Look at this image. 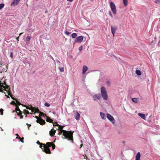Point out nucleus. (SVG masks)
Instances as JSON below:
<instances>
[{"label":"nucleus","mask_w":160,"mask_h":160,"mask_svg":"<svg viewBox=\"0 0 160 160\" xmlns=\"http://www.w3.org/2000/svg\"><path fill=\"white\" fill-rule=\"evenodd\" d=\"M64 127L59 125L58 129L61 130V133H62V135L64 137L63 138H66L68 140H71L73 142V133L71 131H68L63 130Z\"/></svg>","instance_id":"nucleus-1"},{"label":"nucleus","mask_w":160,"mask_h":160,"mask_svg":"<svg viewBox=\"0 0 160 160\" xmlns=\"http://www.w3.org/2000/svg\"><path fill=\"white\" fill-rule=\"evenodd\" d=\"M101 92L102 97L103 99L105 100H107L108 98V96L106 90L104 87L102 86L101 87Z\"/></svg>","instance_id":"nucleus-2"},{"label":"nucleus","mask_w":160,"mask_h":160,"mask_svg":"<svg viewBox=\"0 0 160 160\" xmlns=\"http://www.w3.org/2000/svg\"><path fill=\"white\" fill-rule=\"evenodd\" d=\"M110 7L113 13L114 14H115L117 12L115 4L113 2H110Z\"/></svg>","instance_id":"nucleus-3"},{"label":"nucleus","mask_w":160,"mask_h":160,"mask_svg":"<svg viewBox=\"0 0 160 160\" xmlns=\"http://www.w3.org/2000/svg\"><path fill=\"white\" fill-rule=\"evenodd\" d=\"M83 39V38L82 36H79L77 37L75 40L74 43L73 44L76 42H82Z\"/></svg>","instance_id":"nucleus-4"},{"label":"nucleus","mask_w":160,"mask_h":160,"mask_svg":"<svg viewBox=\"0 0 160 160\" xmlns=\"http://www.w3.org/2000/svg\"><path fill=\"white\" fill-rule=\"evenodd\" d=\"M0 86L1 87H2L4 88V90H5L7 92V93L8 92H11L10 91V88L8 86L6 85L5 86H3V85H2L1 84H0Z\"/></svg>","instance_id":"nucleus-5"},{"label":"nucleus","mask_w":160,"mask_h":160,"mask_svg":"<svg viewBox=\"0 0 160 160\" xmlns=\"http://www.w3.org/2000/svg\"><path fill=\"white\" fill-rule=\"evenodd\" d=\"M107 118L113 123L114 124L115 123V120L113 117L111 116L110 114L108 113L107 114Z\"/></svg>","instance_id":"nucleus-6"},{"label":"nucleus","mask_w":160,"mask_h":160,"mask_svg":"<svg viewBox=\"0 0 160 160\" xmlns=\"http://www.w3.org/2000/svg\"><path fill=\"white\" fill-rule=\"evenodd\" d=\"M43 149H44L43 151L46 153L49 154L51 153V152L50 149L48 147H46L45 145H44V146L43 147Z\"/></svg>","instance_id":"nucleus-7"},{"label":"nucleus","mask_w":160,"mask_h":160,"mask_svg":"<svg viewBox=\"0 0 160 160\" xmlns=\"http://www.w3.org/2000/svg\"><path fill=\"white\" fill-rule=\"evenodd\" d=\"M36 122L42 125L45 124L46 123L45 121L41 118H39V119H38L36 121Z\"/></svg>","instance_id":"nucleus-8"},{"label":"nucleus","mask_w":160,"mask_h":160,"mask_svg":"<svg viewBox=\"0 0 160 160\" xmlns=\"http://www.w3.org/2000/svg\"><path fill=\"white\" fill-rule=\"evenodd\" d=\"M93 98L94 100L97 101L100 99L101 98L100 95L99 94H96L93 95Z\"/></svg>","instance_id":"nucleus-9"},{"label":"nucleus","mask_w":160,"mask_h":160,"mask_svg":"<svg viewBox=\"0 0 160 160\" xmlns=\"http://www.w3.org/2000/svg\"><path fill=\"white\" fill-rule=\"evenodd\" d=\"M117 29V27H113L112 26H111V29L113 35V37L114 36V34L116 30Z\"/></svg>","instance_id":"nucleus-10"},{"label":"nucleus","mask_w":160,"mask_h":160,"mask_svg":"<svg viewBox=\"0 0 160 160\" xmlns=\"http://www.w3.org/2000/svg\"><path fill=\"white\" fill-rule=\"evenodd\" d=\"M21 0H13L11 4V6H12L14 5H17Z\"/></svg>","instance_id":"nucleus-11"},{"label":"nucleus","mask_w":160,"mask_h":160,"mask_svg":"<svg viewBox=\"0 0 160 160\" xmlns=\"http://www.w3.org/2000/svg\"><path fill=\"white\" fill-rule=\"evenodd\" d=\"M75 118L77 120H79L80 119V114L77 112H76V113L75 114L74 116Z\"/></svg>","instance_id":"nucleus-12"},{"label":"nucleus","mask_w":160,"mask_h":160,"mask_svg":"<svg viewBox=\"0 0 160 160\" xmlns=\"http://www.w3.org/2000/svg\"><path fill=\"white\" fill-rule=\"evenodd\" d=\"M55 133L56 130L52 129L49 132V135L51 136L52 137L53 136Z\"/></svg>","instance_id":"nucleus-13"},{"label":"nucleus","mask_w":160,"mask_h":160,"mask_svg":"<svg viewBox=\"0 0 160 160\" xmlns=\"http://www.w3.org/2000/svg\"><path fill=\"white\" fill-rule=\"evenodd\" d=\"M31 38V37L30 36H27L26 38V43L27 44H28L29 43V42Z\"/></svg>","instance_id":"nucleus-14"},{"label":"nucleus","mask_w":160,"mask_h":160,"mask_svg":"<svg viewBox=\"0 0 160 160\" xmlns=\"http://www.w3.org/2000/svg\"><path fill=\"white\" fill-rule=\"evenodd\" d=\"M140 157L141 154L139 152H138L136 156L135 160H140Z\"/></svg>","instance_id":"nucleus-15"},{"label":"nucleus","mask_w":160,"mask_h":160,"mask_svg":"<svg viewBox=\"0 0 160 160\" xmlns=\"http://www.w3.org/2000/svg\"><path fill=\"white\" fill-rule=\"evenodd\" d=\"M88 68L85 65L83 66L82 68V73H85L87 70Z\"/></svg>","instance_id":"nucleus-16"},{"label":"nucleus","mask_w":160,"mask_h":160,"mask_svg":"<svg viewBox=\"0 0 160 160\" xmlns=\"http://www.w3.org/2000/svg\"><path fill=\"white\" fill-rule=\"evenodd\" d=\"M138 115L142 119L145 120V115L144 114L139 113L138 114Z\"/></svg>","instance_id":"nucleus-17"},{"label":"nucleus","mask_w":160,"mask_h":160,"mask_svg":"<svg viewBox=\"0 0 160 160\" xmlns=\"http://www.w3.org/2000/svg\"><path fill=\"white\" fill-rule=\"evenodd\" d=\"M100 115L102 119H106V115L104 113L101 112H100Z\"/></svg>","instance_id":"nucleus-18"},{"label":"nucleus","mask_w":160,"mask_h":160,"mask_svg":"<svg viewBox=\"0 0 160 160\" xmlns=\"http://www.w3.org/2000/svg\"><path fill=\"white\" fill-rule=\"evenodd\" d=\"M53 143L52 142H47L46 143V144L45 145H46V147H48L49 148V147H51L52 145H53Z\"/></svg>","instance_id":"nucleus-19"},{"label":"nucleus","mask_w":160,"mask_h":160,"mask_svg":"<svg viewBox=\"0 0 160 160\" xmlns=\"http://www.w3.org/2000/svg\"><path fill=\"white\" fill-rule=\"evenodd\" d=\"M132 100L135 103H138V98H133L132 99Z\"/></svg>","instance_id":"nucleus-20"},{"label":"nucleus","mask_w":160,"mask_h":160,"mask_svg":"<svg viewBox=\"0 0 160 160\" xmlns=\"http://www.w3.org/2000/svg\"><path fill=\"white\" fill-rule=\"evenodd\" d=\"M46 121H47V122H52V123L53 122L52 120L50 118L48 117L47 118Z\"/></svg>","instance_id":"nucleus-21"},{"label":"nucleus","mask_w":160,"mask_h":160,"mask_svg":"<svg viewBox=\"0 0 160 160\" xmlns=\"http://www.w3.org/2000/svg\"><path fill=\"white\" fill-rule=\"evenodd\" d=\"M32 109H32H31V110H32V112H34V111H35L36 112H39V110L38 109H37L34 107H33Z\"/></svg>","instance_id":"nucleus-22"},{"label":"nucleus","mask_w":160,"mask_h":160,"mask_svg":"<svg viewBox=\"0 0 160 160\" xmlns=\"http://www.w3.org/2000/svg\"><path fill=\"white\" fill-rule=\"evenodd\" d=\"M136 73L138 75L140 76L141 75V72L139 70H136Z\"/></svg>","instance_id":"nucleus-23"},{"label":"nucleus","mask_w":160,"mask_h":160,"mask_svg":"<svg viewBox=\"0 0 160 160\" xmlns=\"http://www.w3.org/2000/svg\"><path fill=\"white\" fill-rule=\"evenodd\" d=\"M23 106L25 107H26V109H29V110H31V109H32V110H33L32 108H33V107H32L31 106H30V107H29L28 106H26V105H25V106L24 105Z\"/></svg>","instance_id":"nucleus-24"},{"label":"nucleus","mask_w":160,"mask_h":160,"mask_svg":"<svg viewBox=\"0 0 160 160\" xmlns=\"http://www.w3.org/2000/svg\"><path fill=\"white\" fill-rule=\"evenodd\" d=\"M71 36L72 38H75L77 37V35L76 33H74L72 34Z\"/></svg>","instance_id":"nucleus-25"},{"label":"nucleus","mask_w":160,"mask_h":160,"mask_svg":"<svg viewBox=\"0 0 160 160\" xmlns=\"http://www.w3.org/2000/svg\"><path fill=\"white\" fill-rule=\"evenodd\" d=\"M16 108H15V111H16V112H17V111H18V112H21V111L20 110V109H19V107L18 105H16Z\"/></svg>","instance_id":"nucleus-26"},{"label":"nucleus","mask_w":160,"mask_h":160,"mask_svg":"<svg viewBox=\"0 0 160 160\" xmlns=\"http://www.w3.org/2000/svg\"><path fill=\"white\" fill-rule=\"evenodd\" d=\"M8 93L9 95L10 96V97L13 100L15 101L16 100V99L14 98L13 97H12V95L11 94V92H8Z\"/></svg>","instance_id":"nucleus-27"},{"label":"nucleus","mask_w":160,"mask_h":160,"mask_svg":"<svg viewBox=\"0 0 160 160\" xmlns=\"http://www.w3.org/2000/svg\"><path fill=\"white\" fill-rule=\"evenodd\" d=\"M39 116H43L44 117V115H46L45 114H44L42 112H39Z\"/></svg>","instance_id":"nucleus-28"},{"label":"nucleus","mask_w":160,"mask_h":160,"mask_svg":"<svg viewBox=\"0 0 160 160\" xmlns=\"http://www.w3.org/2000/svg\"><path fill=\"white\" fill-rule=\"evenodd\" d=\"M44 145H45L44 144H42V143L41 144H40V148H41L43 150L44 149H43V147L44 146Z\"/></svg>","instance_id":"nucleus-29"},{"label":"nucleus","mask_w":160,"mask_h":160,"mask_svg":"<svg viewBox=\"0 0 160 160\" xmlns=\"http://www.w3.org/2000/svg\"><path fill=\"white\" fill-rule=\"evenodd\" d=\"M16 101V103L18 105H21L22 106H23L24 105L23 104H21L16 99V100H15Z\"/></svg>","instance_id":"nucleus-30"},{"label":"nucleus","mask_w":160,"mask_h":160,"mask_svg":"<svg viewBox=\"0 0 160 160\" xmlns=\"http://www.w3.org/2000/svg\"><path fill=\"white\" fill-rule=\"evenodd\" d=\"M59 70H60V72H64V68L63 67H59L58 68Z\"/></svg>","instance_id":"nucleus-31"},{"label":"nucleus","mask_w":160,"mask_h":160,"mask_svg":"<svg viewBox=\"0 0 160 160\" xmlns=\"http://www.w3.org/2000/svg\"><path fill=\"white\" fill-rule=\"evenodd\" d=\"M123 3L125 6H126L127 5V0H123Z\"/></svg>","instance_id":"nucleus-32"},{"label":"nucleus","mask_w":160,"mask_h":160,"mask_svg":"<svg viewBox=\"0 0 160 160\" xmlns=\"http://www.w3.org/2000/svg\"><path fill=\"white\" fill-rule=\"evenodd\" d=\"M24 114H28L30 113L29 112L28 110H25V109L24 110Z\"/></svg>","instance_id":"nucleus-33"},{"label":"nucleus","mask_w":160,"mask_h":160,"mask_svg":"<svg viewBox=\"0 0 160 160\" xmlns=\"http://www.w3.org/2000/svg\"><path fill=\"white\" fill-rule=\"evenodd\" d=\"M18 139L20 140V141L21 142H22L23 143V139H24V138L22 137V138H21L20 137H19Z\"/></svg>","instance_id":"nucleus-34"},{"label":"nucleus","mask_w":160,"mask_h":160,"mask_svg":"<svg viewBox=\"0 0 160 160\" xmlns=\"http://www.w3.org/2000/svg\"><path fill=\"white\" fill-rule=\"evenodd\" d=\"M154 2L155 3L160 4V0H155Z\"/></svg>","instance_id":"nucleus-35"},{"label":"nucleus","mask_w":160,"mask_h":160,"mask_svg":"<svg viewBox=\"0 0 160 160\" xmlns=\"http://www.w3.org/2000/svg\"><path fill=\"white\" fill-rule=\"evenodd\" d=\"M4 4L1 3L0 4V10L3 8L4 7Z\"/></svg>","instance_id":"nucleus-36"},{"label":"nucleus","mask_w":160,"mask_h":160,"mask_svg":"<svg viewBox=\"0 0 160 160\" xmlns=\"http://www.w3.org/2000/svg\"><path fill=\"white\" fill-rule=\"evenodd\" d=\"M44 105L45 106H46L48 107L50 106V105L49 103H48V102H46L45 104H44Z\"/></svg>","instance_id":"nucleus-37"},{"label":"nucleus","mask_w":160,"mask_h":160,"mask_svg":"<svg viewBox=\"0 0 160 160\" xmlns=\"http://www.w3.org/2000/svg\"><path fill=\"white\" fill-rule=\"evenodd\" d=\"M19 112H16L17 113V115L18 116H20L22 114V111Z\"/></svg>","instance_id":"nucleus-38"},{"label":"nucleus","mask_w":160,"mask_h":160,"mask_svg":"<svg viewBox=\"0 0 160 160\" xmlns=\"http://www.w3.org/2000/svg\"><path fill=\"white\" fill-rule=\"evenodd\" d=\"M65 33L66 35H69L71 33V32H68L67 31H66L65 32Z\"/></svg>","instance_id":"nucleus-39"},{"label":"nucleus","mask_w":160,"mask_h":160,"mask_svg":"<svg viewBox=\"0 0 160 160\" xmlns=\"http://www.w3.org/2000/svg\"><path fill=\"white\" fill-rule=\"evenodd\" d=\"M0 112H1V114L2 115L3 114V109L2 108L0 109Z\"/></svg>","instance_id":"nucleus-40"},{"label":"nucleus","mask_w":160,"mask_h":160,"mask_svg":"<svg viewBox=\"0 0 160 160\" xmlns=\"http://www.w3.org/2000/svg\"><path fill=\"white\" fill-rule=\"evenodd\" d=\"M55 146H56L53 143V145H52V148L53 150H54L55 149Z\"/></svg>","instance_id":"nucleus-41"},{"label":"nucleus","mask_w":160,"mask_h":160,"mask_svg":"<svg viewBox=\"0 0 160 160\" xmlns=\"http://www.w3.org/2000/svg\"><path fill=\"white\" fill-rule=\"evenodd\" d=\"M53 126H59V125L58 124L57 122H55L54 124H53Z\"/></svg>","instance_id":"nucleus-42"},{"label":"nucleus","mask_w":160,"mask_h":160,"mask_svg":"<svg viewBox=\"0 0 160 160\" xmlns=\"http://www.w3.org/2000/svg\"><path fill=\"white\" fill-rule=\"evenodd\" d=\"M82 49V46H81L79 47L78 49L79 51H81Z\"/></svg>","instance_id":"nucleus-43"},{"label":"nucleus","mask_w":160,"mask_h":160,"mask_svg":"<svg viewBox=\"0 0 160 160\" xmlns=\"http://www.w3.org/2000/svg\"><path fill=\"white\" fill-rule=\"evenodd\" d=\"M16 104V103L15 101H12L11 103V104Z\"/></svg>","instance_id":"nucleus-44"},{"label":"nucleus","mask_w":160,"mask_h":160,"mask_svg":"<svg viewBox=\"0 0 160 160\" xmlns=\"http://www.w3.org/2000/svg\"><path fill=\"white\" fill-rule=\"evenodd\" d=\"M110 82L109 81H108L107 82V85L109 86L110 84Z\"/></svg>","instance_id":"nucleus-45"},{"label":"nucleus","mask_w":160,"mask_h":160,"mask_svg":"<svg viewBox=\"0 0 160 160\" xmlns=\"http://www.w3.org/2000/svg\"><path fill=\"white\" fill-rule=\"evenodd\" d=\"M109 14L110 15V16H111V17H112H112H113L112 15V14L111 12L110 11H109Z\"/></svg>","instance_id":"nucleus-46"},{"label":"nucleus","mask_w":160,"mask_h":160,"mask_svg":"<svg viewBox=\"0 0 160 160\" xmlns=\"http://www.w3.org/2000/svg\"><path fill=\"white\" fill-rule=\"evenodd\" d=\"M10 57L12 58H13V53L12 52H11L10 53Z\"/></svg>","instance_id":"nucleus-47"},{"label":"nucleus","mask_w":160,"mask_h":160,"mask_svg":"<svg viewBox=\"0 0 160 160\" xmlns=\"http://www.w3.org/2000/svg\"><path fill=\"white\" fill-rule=\"evenodd\" d=\"M16 136H17L16 138L18 139L19 137H20L18 134H16Z\"/></svg>","instance_id":"nucleus-48"},{"label":"nucleus","mask_w":160,"mask_h":160,"mask_svg":"<svg viewBox=\"0 0 160 160\" xmlns=\"http://www.w3.org/2000/svg\"><path fill=\"white\" fill-rule=\"evenodd\" d=\"M19 116L20 119L23 118V116L22 115V114L21 115Z\"/></svg>","instance_id":"nucleus-49"},{"label":"nucleus","mask_w":160,"mask_h":160,"mask_svg":"<svg viewBox=\"0 0 160 160\" xmlns=\"http://www.w3.org/2000/svg\"><path fill=\"white\" fill-rule=\"evenodd\" d=\"M158 46L160 47V40L159 41L158 44Z\"/></svg>","instance_id":"nucleus-50"},{"label":"nucleus","mask_w":160,"mask_h":160,"mask_svg":"<svg viewBox=\"0 0 160 160\" xmlns=\"http://www.w3.org/2000/svg\"><path fill=\"white\" fill-rule=\"evenodd\" d=\"M37 143L38 144H40L42 143H40L39 141H38L37 142Z\"/></svg>","instance_id":"nucleus-51"},{"label":"nucleus","mask_w":160,"mask_h":160,"mask_svg":"<svg viewBox=\"0 0 160 160\" xmlns=\"http://www.w3.org/2000/svg\"><path fill=\"white\" fill-rule=\"evenodd\" d=\"M19 37H17V38H16V39H17V40L18 42L19 41Z\"/></svg>","instance_id":"nucleus-52"},{"label":"nucleus","mask_w":160,"mask_h":160,"mask_svg":"<svg viewBox=\"0 0 160 160\" xmlns=\"http://www.w3.org/2000/svg\"><path fill=\"white\" fill-rule=\"evenodd\" d=\"M35 118H36L37 119V120H38V119H39V118H39L38 116H36L35 117Z\"/></svg>","instance_id":"nucleus-53"},{"label":"nucleus","mask_w":160,"mask_h":160,"mask_svg":"<svg viewBox=\"0 0 160 160\" xmlns=\"http://www.w3.org/2000/svg\"><path fill=\"white\" fill-rule=\"evenodd\" d=\"M31 126V124H29V125H28V130H29V127H30Z\"/></svg>","instance_id":"nucleus-54"},{"label":"nucleus","mask_w":160,"mask_h":160,"mask_svg":"<svg viewBox=\"0 0 160 160\" xmlns=\"http://www.w3.org/2000/svg\"><path fill=\"white\" fill-rule=\"evenodd\" d=\"M0 92H3V90H2V88H0Z\"/></svg>","instance_id":"nucleus-55"},{"label":"nucleus","mask_w":160,"mask_h":160,"mask_svg":"<svg viewBox=\"0 0 160 160\" xmlns=\"http://www.w3.org/2000/svg\"><path fill=\"white\" fill-rule=\"evenodd\" d=\"M68 1H69L70 2H72L73 1V0H67Z\"/></svg>","instance_id":"nucleus-56"},{"label":"nucleus","mask_w":160,"mask_h":160,"mask_svg":"<svg viewBox=\"0 0 160 160\" xmlns=\"http://www.w3.org/2000/svg\"><path fill=\"white\" fill-rule=\"evenodd\" d=\"M5 96H6L7 98H9V95L8 96V95H6Z\"/></svg>","instance_id":"nucleus-57"},{"label":"nucleus","mask_w":160,"mask_h":160,"mask_svg":"<svg viewBox=\"0 0 160 160\" xmlns=\"http://www.w3.org/2000/svg\"><path fill=\"white\" fill-rule=\"evenodd\" d=\"M83 145V144H81L80 145V148H81V147H82V146Z\"/></svg>","instance_id":"nucleus-58"},{"label":"nucleus","mask_w":160,"mask_h":160,"mask_svg":"<svg viewBox=\"0 0 160 160\" xmlns=\"http://www.w3.org/2000/svg\"><path fill=\"white\" fill-rule=\"evenodd\" d=\"M22 33H22V32H21V33H20L19 34V36H20V35H21Z\"/></svg>","instance_id":"nucleus-59"},{"label":"nucleus","mask_w":160,"mask_h":160,"mask_svg":"<svg viewBox=\"0 0 160 160\" xmlns=\"http://www.w3.org/2000/svg\"><path fill=\"white\" fill-rule=\"evenodd\" d=\"M48 12V10L47 9V10H46V11H45V12H46V13H47V12Z\"/></svg>","instance_id":"nucleus-60"},{"label":"nucleus","mask_w":160,"mask_h":160,"mask_svg":"<svg viewBox=\"0 0 160 160\" xmlns=\"http://www.w3.org/2000/svg\"><path fill=\"white\" fill-rule=\"evenodd\" d=\"M3 84H5V85H6V82H4V83H3Z\"/></svg>","instance_id":"nucleus-61"},{"label":"nucleus","mask_w":160,"mask_h":160,"mask_svg":"<svg viewBox=\"0 0 160 160\" xmlns=\"http://www.w3.org/2000/svg\"><path fill=\"white\" fill-rule=\"evenodd\" d=\"M62 133H61V131H60V132H59V134H60Z\"/></svg>","instance_id":"nucleus-62"},{"label":"nucleus","mask_w":160,"mask_h":160,"mask_svg":"<svg viewBox=\"0 0 160 160\" xmlns=\"http://www.w3.org/2000/svg\"><path fill=\"white\" fill-rule=\"evenodd\" d=\"M122 143H125V141H123L122 142Z\"/></svg>","instance_id":"nucleus-63"},{"label":"nucleus","mask_w":160,"mask_h":160,"mask_svg":"<svg viewBox=\"0 0 160 160\" xmlns=\"http://www.w3.org/2000/svg\"><path fill=\"white\" fill-rule=\"evenodd\" d=\"M26 124L28 126L29 125V124H28V123H27Z\"/></svg>","instance_id":"nucleus-64"}]
</instances>
